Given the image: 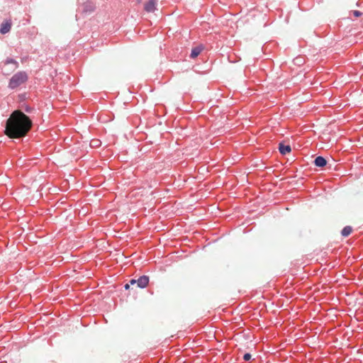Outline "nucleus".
<instances>
[{
  "mask_svg": "<svg viewBox=\"0 0 363 363\" xmlns=\"http://www.w3.org/2000/svg\"><path fill=\"white\" fill-rule=\"evenodd\" d=\"M137 284V279H131V280L130 281V284H131V285H134V284Z\"/></svg>",
  "mask_w": 363,
  "mask_h": 363,
  "instance_id": "obj_14",
  "label": "nucleus"
},
{
  "mask_svg": "<svg viewBox=\"0 0 363 363\" xmlns=\"http://www.w3.org/2000/svg\"><path fill=\"white\" fill-rule=\"evenodd\" d=\"M32 126L31 120L21 111H15L6 121V133L10 138H21Z\"/></svg>",
  "mask_w": 363,
  "mask_h": 363,
  "instance_id": "obj_1",
  "label": "nucleus"
},
{
  "mask_svg": "<svg viewBox=\"0 0 363 363\" xmlns=\"http://www.w3.org/2000/svg\"><path fill=\"white\" fill-rule=\"evenodd\" d=\"M352 231V228L351 226H345L342 230V232H341V234L342 236L344 237H347L348 235H350L351 234Z\"/></svg>",
  "mask_w": 363,
  "mask_h": 363,
  "instance_id": "obj_10",
  "label": "nucleus"
},
{
  "mask_svg": "<svg viewBox=\"0 0 363 363\" xmlns=\"http://www.w3.org/2000/svg\"><path fill=\"white\" fill-rule=\"evenodd\" d=\"M186 240H187V237L184 238V237L183 236V238H182L183 242H184Z\"/></svg>",
  "mask_w": 363,
  "mask_h": 363,
  "instance_id": "obj_17",
  "label": "nucleus"
},
{
  "mask_svg": "<svg viewBox=\"0 0 363 363\" xmlns=\"http://www.w3.org/2000/svg\"><path fill=\"white\" fill-rule=\"evenodd\" d=\"M11 28V21H6L1 23L0 27V33L1 34H6L9 33Z\"/></svg>",
  "mask_w": 363,
  "mask_h": 363,
  "instance_id": "obj_5",
  "label": "nucleus"
},
{
  "mask_svg": "<svg viewBox=\"0 0 363 363\" xmlns=\"http://www.w3.org/2000/svg\"><path fill=\"white\" fill-rule=\"evenodd\" d=\"M203 48H204L203 45L201 44L193 47L191 50L189 57L191 59L196 58L200 55V53L203 50Z\"/></svg>",
  "mask_w": 363,
  "mask_h": 363,
  "instance_id": "obj_3",
  "label": "nucleus"
},
{
  "mask_svg": "<svg viewBox=\"0 0 363 363\" xmlns=\"http://www.w3.org/2000/svg\"><path fill=\"white\" fill-rule=\"evenodd\" d=\"M314 163L315 166L323 167L326 165L327 161L324 157L318 156L315 159Z\"/></svg>",
  "mask_w": 363,
  "mask_h": 363,
  "instance_id": "obj_8",
  "label": "nucleus"
},
{
  "mask_svg": "<svg viewBox=\"0 0 363 363\" xmlns=\"http://www.w3.org/2000/svg\"><path fill=\"white\" fill-rule=\"evenodd\" d=\"M243 359L245 360V361H248L251 359V354H249V353H246L244 354V357H243Z\"/></svg>",
  "mask_w": 363,
  "mask_h": 363,
  "instance_id": "obj_13",
  "label": "nucleus"
},
{
  "mask_svg": "<svg viewBox=\"0 0 363 363\" xmlns=\"http://www.w3.org/2000/svg\"><path fill=\"white\" fill-rule=\"evenodd\" d=\"M352 13H353V15H354L356 18L361 16H362V13L360 11H352Z\"/></svg>",
  "mask_w": 363,
  "mask_h": 363,
  "instance_id": "obj_12",
  "label": "nucleus"
},
{
  "mask_svg": "<svg viewBox=\"0 0 363 363\" xmlns=\"http://www.w3.org/2000/svg\"><path fill=\"white\" fill-rule=\"evenodd\" d=\"M156 9V1L155 0H149L145 4V9L147 12H153Z\"/></svg>",
  "mask_w": 363,
  "mask_h": 363,
  "instance_id": "obj_6",
  "label": "nucleus"
},
{
  "mask_svg": "<svg viewBox=\"0 0 363 363\" xmlns=\"http://www.w3.org/2000/svg\"><path fill=\"white\" fill-rule=\"evenodd\" d=\"M279 150L281 154L286 155L291 151L290 145H285L283 143H279Z\"/></svg>",
  "mask_w": 363,
  "mask_h": 363,
  "instance_id": "obj_7",
  "label": "nucleus"
},
{
  "mask_svg": "<svg viewBox=\"0 0 363 363\" xmlns=\"http://www.w3.org/2000/svg\"><path fill=\"white\" fill-rule=\"evenodd\" d=\"M30 108L27 107V108H26V111H27V112H30Z\"/></svg>",
  "mask_w": 363,
  "mask_h": 363,
  "instance_id": "obj_16",
  "label": "nucleus"
},
{
  "mask_svg": "<svg viewBox=\"0 0 363 363\" xmlns=\"http://www.w3.org/2000/svg\"><path fill=\"white\" fill-rule=\"evenodd\" d=\"M9 65H12V67H11V70L16 69L18 66V64L16 60H14L13 59H9V58L5 61L4 66H6Z\"/></svg>",
  "mask_w": 363,
  "mask_h": 363,
  "instance_id": "obj_9",
  "label": "nucleus"
},
{
  "mask_svg": "<svg viewBox=\"0 0 363 363\" xmlns=\"http://www.w3.org/2000/svg\"><path fill=\"white\" fill-rule=\"evenodd\" d=\"M99 143H100V142H99V140H91V145L92 146H95V147L99 146Z\"/></svg>",
  "mask_w": 363,
  "mask_h": 363,
  "instance_id": "obj_11",
  "label": "nucleus"
},
{
  "mask_svg": "<svg viewBox=\"0 0 363 363\" xmlns=\"http://www.w3.org/2000/svg\"><path fill=\"white\" fill-rule=\"evenodd\" d=\"M28 79V75L25 72H18L15 74L10 79L9 86L13 89L26 82Z\"/></svg>",
  "mask_w": 363,
  "mask_h": 363,
  "instance_id": "obj_2",
  "label": "nucleus"
},
{
  "mask_svg": "<svg viewBox=\"0 0 363 363\" xmlns=\"http://www.w3.org/2000/svg\"><path fill=\"white\" fill-rule=\"evenodd\" d=\"M148 283L149 277L146 275L141 276L137 279V286L141 289L145 288L147 286Z\"/></svg>",
  "mask_w": 363,
  "mask_h": 363,
  "instance_id": "obj_4",
  "label": "nucleus"
},
{
  "mask_svg": "<svg viewBox=\"0 0 363 363\" xmlns=\"http://www.w3.org/2000/svg\"><path fill=\"white\" fill-rule=\"evenodd\" d=\"M129 287H130V284H125V286H124V288H125V289H129Z\"/></svg>",
  "mask_w": 363,
  "mask_h": 363,
  "instance_id": "obj_15",
  "label": "nucleus"
}]
</instances>
